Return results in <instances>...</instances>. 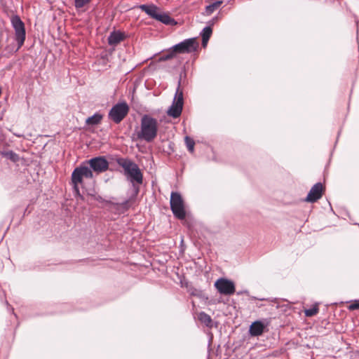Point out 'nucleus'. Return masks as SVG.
<instances>
[{"instance_id": "nucleus-1", "label": "nucleus", "mask_w": 359, "mask_h": 359, "mask_svg": "<svg viewBox=\"0 0 359 359\" xmlns=\"http://www.w3.org/2000/svg\"><path fill=\"white\" fill-rule=\"evenodd\" d=\"M157 133L158 121L149 115H144L141 118L140 130L137 133V138L151 142L156 137Z\"/></svg>"}, {"instance_id": "nucleus-2", "label": "nucleus", "mask_w": 359, "mask_h": 359, "mask_svg": "<svg viewBox=\"0 0 359 359\" xmlns=\"http://www.w3.org/2000/svg\"><path fill=\"white\" fill-rule=\"evenodd\" d=\"M116 163L124 170V175L128 177L130 181L141 184L143 182V175L138 165L128 158H117Z\"/></svg>"}, {"instance_id": "nucleus-3", "label": "nucleus", "mask_w": 359, "mask_h": 359, "mask_svg": "<svg viewBox=\"0 0 359 359\" xmlns=\"http://www.w3.org/2000/svg\"><path fill=\"white\" fill-rule=\"evenodd\" d=\"M93 173L92 170L84 165L76 167L72 172L71 181L76 194L80 195L79 185H82L83 179H92Z\"/></svg>"}, {"instance_id": "nucleus-4", "label": "nucleus", "mask_w": 359, "mask_h": 359, "mask_svg": "<svg viewBox=\"0 0 359 359\" xmlns=\"http://www.w3.org/2000/svg\"><path fill=\"white\" fill-rule=\"evenodd\" d=\"M140 8L145 12L151 18L155 19L165 25H172L175 20L170 18L167 13H163L161 9L154 4H142Z\"/></svg>"}, {"instance_id": "nucleus-5", "label": "nucleus", "mask_w": 359, "mask_h": 359, "mask_svg": "<svg viewBox=\"0 0 359 359\" xmlns=\"http://www.w3.org/2000/svg\"><path fill=\"white\" fill-rule=\"evenodd\" d=\"M170 203L174 216L179 219H184L186 217V211L184 201L180 194L172 192Z\"/></svg>"}, {"instance_id": "nucleus-6", "label": "nucleus", "mask_w": 359, "mask_h": 359, "mask_svg": "<svg viewBox=\"0 0 359 359\" xmlns=\"http://www.w3.org/2000/svg\"><path fill=\"white\" fill-rule=\"evenodd\" d=\"M183 104V91L180 88V81H179L172 103L167 111L168 115L172 118H178L182 114Z\"/></svg>"}, {"instance_id": "nucleus-7", "label": "nucleus", "mask_w": 359, "mask_h": 359, "mask_svg": "<svg viewBox=\"0 0 359 359\" xmlns=\"http://www.w3.org/2000/svg\"><path fill=\"white\" fill-rule=\"evenodd\" d=\"M11 22L15 31V39L18 43V48H20L25 41L26 31L24 22L18 15L11 18Z\"/></svg>"}, {"instance_id": "nucleus-8", "label": "nucleus", "mask_w": 359, "mask_h": 359, "mask_svg": "<svg viewBox=\"0 0 359 359\" xmlns=\"http://www.w3.org/2000/svg\"><path fill=\"white\" fill-rule=\"evenodd\" d=\"M129 112V107L126 102H118L110 109L108 117L115 123H121Z\"/></svg>"}, {"instance_id": "nucleus-9", "label": "nucleus", "mask_w": 359, "mask_h": 359, "mask_svg": "<svg viewBox=\"0 0 359 359\" xmlns=\"http://www.w3.org/2000/svg\"><path fill=\"white\" fill-rule=\"evenodd\" d=\"M199 43L196 38H190L172 46L176 54L192 53L197 50Z\"/></svg>"}, {"instance_id": "nucleus-10", "label": "nucleus", "mask_w": 359, "mask_h": 359, "mask_svg": "<svg viewBox=\"0 0 359 359\" xmlns=\"http://www.w3.org/2000/svg\"><path fill=\"white\" fill-rule=\"evenodd\" d=\"M214 285L218 292L224 295H231L236 290L234 283L224 278L217 280Z\"/></svg>"}, {"instance_id": "nucleus-11", "label": "nucleus", "mask_w": 359, "mask_h": 359, "mask_svg": "<svg viewBox=\"0 0 359 359\" xmlns=\"http://www.w3.org/2000/svg\"><path fill=\"white\" fill-rule=\"evenodd\" d=\"M88 163L90 168L98 174L105 172L109 168V163L103 156L93 158Z\"/></svg>"}, {"instance_id": "nucleus-12", "label": "nucleus", "mask_w": 359, "mask_h": 359, "mask_svg": "<svg viewBox=\"0 0 359 359\" xmlns=\"http://www.w3.org/2000/svg\"><path fill=\"white\" fill-rule=\"evenodd\" d=\"M323 187L320 182L314 184L309 191L306 201L314 203L322 197Z\"/></svg>"}, {"instance_id": "nucleus-13", "label": "nucleus", "mask_w": 359, "mask_h": 359, "mask_svg": "<svg viewBox=\"0 0 359 359\" xmlns=\"http://www.w3.org/2000/svg\"><path fill=\"white\" fill-rule=\"evenodd\" d=\"M266 325L260 320H257L251 324L249 333L252 337H258L263 334Z\"/></svg>"}, {"instance_id": "nucleus-14", "label": "nucleus", "mask_w": 359, "mask_h": 359, "mask_svg": "<svg viewBox=\"0 0 359 359\" xmlns=\"http://www.w3.org/2000/svg\"><path fill=\"white\" fill-rule=\"evenodd\" d=\"M125 37L126 36L124 33L120 31H114L111 32L108 36V43L111 46H116L123 41L125 39Z\"/></svg>"}, {"instance_id": "nucleus-15", "label": "nucleus", "mask_w": 359, "mask_h": 359, "mask_svg": "<svg viewBox=\"0 0 359 359\" xmlns=\"http://www.w3.org/2000/svg\"><path fill=\"white\" fill-rule=\"evenodd\" d=\"M223 4L222 1L218 0L216 1L208 6H205V14L207 15H210L213 13L215 11L219 9L221 5Z\"/></svg>"}, {"instance_id": "nucleus-16", "label": "nucleus", "mask_w": 359, "mask_h": 359, "mask_svg": "<svg viewBox=\"0 0 359 359\" xmlns=\"http://www.w3.org/2000/svg\"><path fill=\"white\" fill-rule=\"evenodd\" d=\"M102 118H103V116L101 114L95 113L93 116L88 117L86 119V123L87 125H91V126L97 125L101 122Z\"/></svg>"}, {"instance_id": "nucleus-17", "label": "nucleus", "mask_w": 359, "mask_h": 359, "mask_svg": "<svg viewBox=\"0 0 359 359\" xmlns=\"http://www.w3.org/2000/svg\"><path fill=\"white\" fill-rule=\"evenodd\" d=\"M212 32V30L210 27H205L202 30V32H201L202 45L203 47H205L207 45V43L211 36Z\"/></svg>"}, {"instance_id": "nucleus-18", "label": "nucleus", "mask_w": 359, "mask_h": 359, "mask_svg": "<svg viewBox=\"0 0 359 359\" xmlns=\"http://www.w3.org/2000/svg\"><path fill=\"white\" fill-rule=\"evenodd\" d=\"M198 320L202 323H203L204 325H205L207 327H212V318L211 317L207 314L206 313L202 311V312H200L198 315Z\"/></svg>"}, {"instance_id": "nucleus-19", "label": "nucleus", "mask_w": 359, "mask_h": 359, "mask_svg": "<svg viewBox=\"0 0 359 359\" xmlns=\"http://www.w3.org/2000/svg\"><path fill=\"white\" fill-rule=\"evenodd\" d=\"M175 55H176V53L175 52H173V48L172 47L168 50L167 53L163 54L158 58V61L163 62V61L169 60L174 58L175 57Z\"/></svg>"}, {"instance_id": "nucleus-20", "label": "nucleus", "mask_w": 359, "mask_h": 359, "mask_svg": "<svg viewBox=\"0 0 359 359\" xmlns=\"http://www.w3.org/2000/svg\"><path fill=\"white\" fill-rule=\"evenodd\" d=\"M2 155L14 163L19 161V156L13 151L3 152Z\"/></svg>"}, {"instance_id": "nucleus-21", "label": "nucleus", "mask_w": 359, "mask_h": 359, "mask_svg": "<svg viewBox=\"0 0 359 359\" xmlns=\"http://www.w3.org/2000/svg\"><path fill=\"white\" fill-rule=\"evenodd\" d=\"M184 141H185V144H186L188 151L191 153H193L194 151V145H195L194 140L192 138H191L190 137L186 136L184 138Z\"/></svg>"}, {"instance_id": "nucleus-22", "label": "nucleus", "mask_w": 359, "mask_h": 359, "mask_svg": "<svg viewBox=\"0 0 359 359\" xmlns=\"http://www.w3.org/2000/svg\"><path fill=\"white\" fill-rule=\"evenodd\" d=\"M319 311L318 306L314 305L312 308L306 309L304 311L305 316L307 317H311L316 315Z\"/></svg>"}, {"instance_id": "nucleus-23", "label": "nucleus", "mask_w": 359, "mask_h": 359, "mask_svg": "<svg viewBox=\"0 0 359 359\" xmlns=\"http://www.w3.org/2000/svg\"><path fill=\"white\" fill-rule=\"evenodd\" d=\"M90 1L91 0H74V6L76 8H81Z\"/></svg>"}, {"instance_id": "nucleus-24", "label": "nucleus", "mask_w": 359, "mask_h": 359, "mask_svg": "<svg viewBox=\"0 0 359 359\" xmlns=\"http://www.w3.org/2000/svg\"><path fill=\"white\" fill-rule=\"evenodd\" d=\"M133 201H134V198H130V199L121 203L120 205L123 208L127 210L131 206Z\"/></svg>"}, {"instance_id": "nucleus-25", "label": "nucleus", "mask_w": 359, "mask_h": 359, "mask_svg": "<svg viewBox=\"0 0 359 359\" xmlns=\"http://www.w3.org/2000/svg\"><path fill=\"white\" fill-rule=\"evenodd\" d=\"M348 309L349 311H354L359 309V301H354L353 303L348 305Z\"/></svg>"}, {"instance_id": "nucleus-26", "label": "nucleus", "mask_w": 359, "mask_h": 359, "mask_svg": "<svg viewBox=\"0 0 359 359\" xmlns=\"http://www.w3.org/2000/svg\"><path fill=\"white\" fill-rule=\"evenodd\" d=\"M189 293L192 296H200L201 294V291H199L198 290L196 289V288H191L189 290Z\"/></svg>"}]
</instances>
